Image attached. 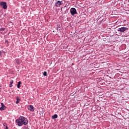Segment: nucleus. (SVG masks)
<instances>
[{
	"mask_svg": "<svg viewBox=\"0 0 129 129\" xmlns=\"http://www.w3.org/2000/svg\"><path fill=\"white\" fill-rule=\"evenodd\" d=\"M16 122L17 123L18 126H22L23 125H27L29 123L28 118L24 116H20L19 118L16 120Z\"/></svg>",
	"mask_w": 129,
	"mask_h": 129,
	"instance_id": "f257e3e1",
	"label": "nucleus"
},
{
	"mask_svg": "<svg viewBox=\"0 0 129 129\" xmlns=\"http://www.w3.org/2000/svg\"><path fill=\"white\" fill-rule=\"evenodd\" d=\"M6 43H7V44H9V41H8V40H6Z\"/></svg>",
	"mask_w": 129,
	"mask_h": 129,
	"instance_id": "6ab92c4d",
	"label": "nucleus"
},
{
	"mask_svg": "<svg viewBox=\"0 0 129 129\" xmlns=\"http://www.w3.org/2000/svg\"><path fill=\"white\" fill-rule=\"evenodd\" d=\"M17 101L16 102V104L20 103V101H21V99L19 98V97H16Z\"/></svg>",
	"mask_w": 129,
	"mask_h": 129,
	"instance_id": "6e6552de",
	"label": "nucleus"
},
{
	"mask_svg": "<svg viewBox=\"0 0 129 129\" xmlns=\"http://www.w3.org/2000/svg\"><path fill=\"white\" fill-rule=\"evenodd\" d=\"M21 84H22V82H19L17 84V88H21Z\"/></svg>",
	"mask_w": 129,
	"mask_h": 129,
	"instance_id": "9d476101",
	"label": "nucleus"
},
{
	"mask_svg": "<svg viewBox=\"0 0 129 129\" xmlns=\"http://www.w3.org/2000/svg\"><path fill=\"white\" fill-rule=\"evenodd\" d=\"M1 107H0V110H5L7 108V107L5 106L3 103H1Z\"/></svg>",
	"mask_w": 129,
	"mask_h": 129,
	"instance_id": "0eeeda50",
	"label": "nucleus"
},
{
	"mask_svg": "<svg viewBox=\"0 0 129 129\" xmlns=\"http://www.w3.org/2000/svg\"><path fill=\"white\" fill-rule=\"evenodd\" d=\"M3 125L4 126H7V123H4Z\"/></svg>",
	"mask_w": 129,
	"mask_h": 129,
	"instance_id": "dca6fc26",
	"label": "nucleus"
},
{
	"mask_svg": "<svg viewBox=\"0 0 129 129\" xmlns=\"http://www.w3.org/2000/svg\"><path fill=\"white\" fill-rule=\"evenodd\" d=\"M0 6L2 7V8L4 10H7L8 9V6L7 5V3L5 2H2L0 3Z\"/></svg>",
	"mask_w": 129,
	"mask_h": 129,
	"instance_id": "7ed1b4c3",
	"label": "nucleus"
},
{
	"mask_svg": "<svg viewBox=\"0 0 129 129\" xmlns=\"http://www.w3.org/2000/svg\"><path fill=\"white\" fill-rule=\"evenodd\" d=\"M16 62L17 64H18V65H20V64H21V63H22V61H20V59H17L16 60Z\"/></svg>",
	"mask_w": 129,
	"mask_h": 129,
	"instance_id": "1a4fd4ad",
	"label": "nucleus"
},
{
	"mask_svg": "<svg viewBox=\"0 0 129 129\" xmlns=\"http://www.w3.org/2000/svg\"><path fill=\"white\" fill-rule=\"evenodd\" d=\"M23 129H28V127L24 126L23 127Z\"/></svg>",
	"mask_w": 129,
	"mask_h": 129,
	"instance_id": "a211bd4d",
	"label": "nucleus"
},
{
	"mask_svg": "<svg viewBox=\"0 0 129 129\" xmlns=\"http://www.w3.org/2000/svg\"><path fill=\"white\" fill-rule=\"evenodd\" d=\"M71 14L72 16H74V15L77 14V11H76V9L74 8H72L70 10Z\"/></svg>",
	"mask_w": 129,
	"mask_h": 129,
	"instance_id": "20e7f679",
	"label": "nucleus"
},
{
	"mask_svg": "<svg viewBox=\"0 0 129 129\" xmlns=\"http://www.w3.org/2000/svg\"><path fill=\"white\" fill-rule=\"evenodd\" d=\"M43 76H47V72H44L43 73Z\"/></svg>",
	"mask_w": 129,
	"mask_h": 129,
	"instance_id": "ddd939ff",
	"label": "nucleus"
},
{
	"mask_svg": "<svg viewBox=\"0 0 129 129\" xmlns=\"http://www.w3.org/2000/svg\"><path fill=\"white\" fill-rule=\"evenodd\" d=\"M127 30H128V28L126 27H121L117 29V31L118 32H119V33H124V32L127 31Z\"/></svg>",
	"mask_w": 129,
	"mask_h": 129,
	"instance_id": "f03ea898",
	"label": "nucleus"
},
{
	"mask_svg": "<svg viewBox=\"0 0 129 129\" xmlns=\"http://www.w3.org/2000/svg\"><path fill=\"white\" fill-rule=\"evenodd\" d=\"M59 28H60V25H57V30H58Z\"/></svg>",
	"mask_w": 129,
	"mask_h": 129,
	"instance_id": "2eb2a0df",
	"label": "nucleus"
},
{
	"mask_svg": "<svg viewBox=\"0 0 129 129\" xmlns=\"http://www.w3.org/2000/svg\"><path fill=\"white\" fill-rule=\"evenodd\" d=\"M9 87H13V84H10V85H9Z\"/></svg>",
	"mask_w": 129,
	"mask_h": 129,
	"instance_id": "f3484780",
	"label": "nucleus"
},
{
	"mask_svg": "<svg viewBox=\"0 0 129 129\" xmlns=\"http://www.w3.org/2000/svg\"><path fill=\"white\" fill-rule=\"evenodd\" d=\"M3 31H5V28L2 27L0 29V31L2 32Z\"/></svg>",
	"mask_w": 129,
	"mask_h": 129,
	"instance_id": "f8f14e48",
	"label": "nucleus"
},
{
	"mask_svg": "<svg viewBox=\"0 0 129 129\" xmlns=\"http://www.w3.org/2000/svg\"><path fill=\"white\" fill-rule=\"evenodd\" d=\"M13 83H14V81L11 80V82H10V84H13Z\"/></svg>",
	"mask_w": 129,
	"mask_h": 129,
	"instance_id": "4468645a",
	"label": "nucleus"
},
{
	"mask_svg": "<svg viewBox=\"0 0 129 129\" xmlns=\"http://www.w3.org/2000/svg\"><path fill=\"white\" fill-rule=\"evenodd\" d=\"M5 129H9V127H8V126H6Z\"/></svg>",
	"mask_w": 129,
	"mask_h": 129,
	"instance_id": "aec40b11",
	"label": "nucleus"
},
{
	"mask_svg": "<svg viewBox=\"0 0 129 129\" xmlns=\"http://www.w3.org/2000/svg\"><path fill=\"white\" fill-rule=\"evenodd\" d=\"M2 56V51H0V57Z\"/></svg>",
	"mask_w": 129,
	"mask_h": 129,
	"instance_id": "412c9836",
	"label": "nucleus"
},
{
	"mask_svg": "<svg viewBox=\"0 0 129 129\" xmlns=\"http://www.w3.org/2000/svg\"><path fill=\"white\" fill-rule=\"evenodd\" d=\"M57 117H58V115H57V114H54V115H53L52 116V118L53 119H55L57 118Z\"/></svg>",
	"mask_w": 129,
	"mask_h": 129,
	"instance_id": "9b49d317",
	"label": "nucleus"
},
{
	"mask_svg": "<svg viewBox=\"0 0 129 129\" xmlns=\"http://www.w3.org/2000/svg\"><path fill=\"white\" fill-rule=\"evenodd\" d=\"M61 11H62V8H61Z\"/></svg>",
	"mask_w": 129,
	"mask_h": 129,
	"instance_id": "4be33fe9",
	"label": "nucleus"
},
{
	"mask_svg": "<svg viewBox=\"0 0 129 129\" xmlns=\"http://www.w3.org/2000/svg\"><path fill=\"white\" fill-rule=\"evenodd\" d=\"M28 110H30V111H35V108L34 106L32 105H29L27 107Z\"/></svg>",
	"mask_w": 129,
	"mask_h": 129,
	"instance_id": "423d86ee",
	"label": "nucleus"
},
{
	"mask_svg": "<svg viewBox=\"0 0 129 129\" xmlns=\"http://www.w3.org/2000/svg\"><path fill=\"white\" fill-rule=\"evenodd\" d=\"M63 5V2L58 1L57 2H55L54 4V7H56V8H58L60 7V6H62Z\"/></svg>",
	"mask_w": 129,
	"mask_h": 129,
	"instance_id": "39448f33",
	"label": "nucleus"
}]
</instances>
